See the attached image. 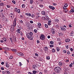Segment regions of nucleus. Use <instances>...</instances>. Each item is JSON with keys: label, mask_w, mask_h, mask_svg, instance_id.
Returning a JSON list of instances; mask_svg holds the SVG:
<instances>
[{"label": "nucleus", "mask_w": 74, "mask_h": 74, "mask_svg": "<svg viewBox=\"0 0 74 74\" xmlns=\"http://www.w3.org/2000/svg\"><path fill=\"white\" fill-rule=\"evenodd\" d=\"M27 36V38H29V40H33V37L32 36L33 35V33L32 32H31L29 33H27L26 34Z\"/></svg>", "instance_id": "1"}, {"label": "nucleus", "mask_w": 74, "mask_h": 74, "mask_svg": "<svg viewBox=\"0 0 74 74\" xmlns=\"http://www.w3.org/2000/svg\"><path fill=\"white\" fill-rule=\"evenodd\" d=\"M60 70H61V68L59 67H56L54 69L55 71L57 73H58Z\"/></svg>", "instance_id": "2"}, {"label": "nucleus", "mask_w": 74, "mask_h": 74, "mask_svg": "<svg viewBox=\"0 0 74 74\" xmlns=\"http://www.w3.org/2000/svg\"><path fill=\"white\" fill-rule=\"evenodd\" d=\"M40 38L41 40H44L45 39V36L43 34H41V36L40 37Z\"/></svg>", "instance_id": "3"}, {"label": "nucleus", "mask_w": 74, "mask_h": 74, "mask_svg": "<svg viewBox=\"0 0 74 74\" xmlns=\"http://www.w3.org/2000/svg\"><path fill=\"white\" fill-rule=\"evenodd\" d=\"M17 55L19 56H23V54L22 52H18L17 53Z\"/></svg>", "instance_id": "4"}, {"label": "nucleus", "mask_w": 74, "mask_h": 74, "mask_svg": "<svg viewBox=\"0 0 74 74\" xmlns=\"http://www.w3.org/2000/svg\"><path fill=\"white\" fill-rule=\"evenodd\" d=\"M16 18H15L13 22L14 27H15L16 25Z\"/></svg>", "instance_id": "5"}, {"label": "nucleus", "mask_w": 74, "mask_h": 74, "mask_svg": "<svg viewBox=\"0 0 74 74\" xmlns=\"http://www.w3.org/2000/svg\"><path fill=\"white\" fill-rule=\"evenodd\" d=\"M49 8H50V9H51V10H55V7L51 6V5H49Z\"/></svg>", "instance_id": "6"}, {"label": "nucleus", "mask_w": 74, "mask_h": 74, "mask_svg": "<svg viewBox=\"0 0 74 74\" xmlns=\"http://www.w3.org/2000/svg\"><path fill=\"white\" fill-rule=\"evenodd\" d=\"M51 32H52V34H54L55 33V29L53 28H52L51 29Z\"/></svg>", "instance_id": "7"}, {"label": "nucleus", "mask_w": 74, "mask_h": 74, "mask_svg": "<svg viewBox=\"0 0 74 74\" xmlns=\"http://www.w3.org/2000/svg\"><path fill=\"white\" fill-rule=\"evenodd\" d=\"M60 29L62 30L63 31H66V28H64L63 27H60Z\"/></svg>", "instance_id": "8"}, {"label": "nucleus", "mask_w": 74, "mask_h": 74, "mask_svg": "<svg viewBox=\"0 0 74 74\" xmlns=\"http://www.w3.org/2000/svg\"><path fill=\"white\" fill-rule=\"evenodd\" d=\"M70 39L69 38H67L65 40V42H70Z\"/></svg>", "instance_id": "9"}, {"label": "nucleus", "mask_w": 74, "mask_h": 74, "mask_svg": "<svg viewBox=\"0 0 74 74\" xmlns=\"http://www.w3.org/2000/svg\"><path fill=\"white\" fill-rule=\"evenodd\" d=\"M16 32H17V33H20V32H21V29H17L16 31Z\"/></svg>", "instance_id": "10"}, {"label": "nucleus", "mask_w": 74, "mask_h": 74, "mask_svg": "<svg viewBox=\"0 0 74 74\" xmlns=\"http://www.w3.org/2000/svg\"><path fill=\"white\" fill-rule=\"evenodd\" d=\"M10 17L11 18V19H14V17H13V16H13V13H11L10 14Z\"/></svg>", "instance_id": "11"}, {"label": "nucleus", "mask_w": 74, "mask_h": 74, "mask_svg": "<svg viewBox=\"0 0 74 74\" xmlns=\"http://www.w3.org/2000/svg\"><path fill=\"white\" fill-rule=\"evenodd\" d=\"M51 21L49 20L48 23V25H52V23H51Z\"/></svg>", "instance_id": "12"}, {"label": "nucleus", "mask_w": 74, "mask_h": 74, "mask_svg": "<svg viewBox=\"0 0 74 74\" xmlns=\"http://www.w3.org/2000/svg\"><path fill=\"white\" fill-rule=\"evenodd\" d=\"M54 22L56 23L59 22V20L58 19H55L54 20Z\"/></svg>", "instance_id": "13"}, {"label": "nucleus", "mask_w": 74, "mask_h": 74, "mask_svg": "<svg viewBox=\"0 0 74 74\" xmlns=\"http://www.w3.org/2000/svg\"><path fill=\"white\" fill-rule=\"evenodd\" d=\"M14 27L13 26L12 27H11V28H10V30L12 32L14 31Z\"/></svg>", "instance_id": "14"}, {"label": "nucleus", "mask_w": 74, "mask_h": 74, "mask_svg": "<svg viewBox=\"0 0 74 74\" xmlns=\"http://www.w3.org/2000/svg\"><path fill=\"white\" fill-rule=\"evenodd\" d=\"M25 14L28 16H31V14L30 13H25Z\"/></svg>", "instance_id": "15"}, {"label": "nucleus", "mask_w": 74, "mask_h": 74, "mask_svg": "<svg viewBox=\"0 0 74 74\" xmlns=\"http://www.w3.org/2000/svg\"><path fill=\"white\" fill-rule=\"evenodd\" d=\"M12 51H13L14 52H17V50L16 49H12Z\"/></svg>", "instance_id": "16"}, {"label": "nucleus", "mask_w": 74, "mask_h": 74, "mask_svg": "<svg viewBox=\"0 0 74 74\" xmlns=\"http://www.w3.org/2000/svg\"><path fill=\"white\" fill-rule=\"evenodd\" d=\"M4 49L5 51H9V50L10 49H9V48H8V47H5L4 48Z\"/></svg>", "instance_id": "17"}, {"label": "nucleus", "mask_w": 74, "mask_h": 74, "mask_svg": "<svg viewBox=\"0 0 74 74\" xmlns=\"http://www.w3.org/2000/svg\"><path fill=\"white\" fill-rule=\"evenodd\" d=\"M48 48L47 47H45V51H48Z\"/></svg>", "instance_id": "18"}, {"label": "nucleus", "mask_w": 74, "mask_h": 74, "mask_svg": "<svg viewBox=\"0 0 74 74\" xmlns=\"http://www.w3.org/2000/svg\"><path fill=\"white\" fill-rule=\"evenodd\" d=\"M64 9L65 10V11H66V12H67V11H68V10H66V9L67 8H66V6H64L63 7Z\"/></svg>", "instance_id": "19"}, {"label": "nucleus", "mask_w": 74, "mask_h": 74, "mask_svg": "<svg viewBox=\"0 0 74 74\" xmlns=\"http://www.w3.org/2000/svg\"><path fill=\"white\" fill-rule=\"evenodd\" d=\"M36 67L37 66L35 65H34L32 66V68H33V69H35L36 68Z\"/></svg>", "instance_id": "20"}, {"label": "nucleus", "mask_w": 74, "mask_h": 74, "mask_svg": "<svg viewBox=\"0 0 74 74\" xmlns=\"http://www.w3.org/2000/svg\"><path fill=\"white\" fill-rule=\"evenodd\" d=\"M69 13H71V12H74V10L71 9V10L70 11H69Z\"/></svg>", "instance_id": "21"}, {"label": "nucleus", "mask_w": 74, "mask_h": 74, "mask_svg": "<svg viewBox=\"0 0 74 74\" xmlns=\"http://www.w3.org/2000/svg\"><path fill=\"white\" fill-rule=\"evenodd\" d=\"M10 40L12 44H13V41H12V39L11 38H10Z\"/></svg>", "instance_id": "22"}, {"label": "nucleus", "mask_w": 74, "mask_h": 74, "mask_svg": "<svg viewBox=\"0 0 74 74\" xmlns=\"http://www.w3.org/2000/svg\"><path fill=\"white\" fill-rule=\"evenodd\" d=\"M52 52H53V53H55V50L53 48H52Z\"/></svg>", "instance_id": "23"}, {"label": "nucleus", "mask_w": 74, "mask_h": 74, "mask_svg": "<svg viewBox=\"0 0 74 74\" xmlns=\"http://www.w3.org/2000/svg\"><path fill=\"white\" fill-rule=\"evenodd\" d=\"M59 66H62V62H60L59 63Z\"/></svg>", "instance_id": "24"}, {"label": "nucleus", "mask_w": 74, "mask_h": 74, "mask_svg": "<svg viewBox=\"0 0 74 74\" xmlns=\"http://www.w3.org/2000/svg\"><path fill=\"white\" fill-rule=\"evenodd\" d=\"M17 12L19 14L21 13V12L20 11V10L19 9H18V10H17Z\"/></svg>", "instance_id": "25"}, {"label": "nucleus", "mask_w": 74, "mask_h": 74, "mask_svg": "<svg viewBox=\"0 0 74 74\" xmlns=\"http://www.w3.org/2000/svg\"><path fill=\"white\" fill-rule=\"evenodd\" d=\"M56 49L57 52H59V50H60V49L58 47H56Z\"/></svg>", "instance_id": "26"}, {"label": "nucleus", "mask_w": 74, "mask_h": 74, "mask_svg": "<svg viewBox=\"0 0 74 74\" xmlns=\"http://www.w3.org/2000/svg\"><path fill=\"white\" fill-rule=\"evenodd\" d=\"M4 5V4L3 3H1L0 4V5L1 6H3Z\"/></svg>", "instance_id": "27"}, {"label": "nucleus", "mask_w": 74, "mask_h": 74, "mask_svg": "<svg viewBox=\"0 0 74 74\" xmlns=\"http://www.w3.org/2000/svg\"><path fill=\"white\" fill-rule=\"evenodd\" d=\"M18 10V8H15L14 9V12H16Z\"/></svg>", "instance_id": "28"}, {"label": "nucleus", "mask_w": 74, "mask_h": 74, "mask_svg": "<svg viewBox=\"0 0 74 74\" xmlns=\"http://www.w3.org/2000/svg\"><path fill=\"white\" fill-rule=\"evenodd\" d=\"M6 71L7 72V74H10V71Z\"/></svg>", "instance_id": "29"}, {"label": "nucleus", "mask_w": 74, "mask_h": 74, "mask_svg": "<svg viewBox=\"0 0 74 74\" xmlns=\"http://www.w3.org/2000/svg\"><path fill=\"white\" fill-rule=\"evenodd\" d=\"M42 15H45V12L43 11L42 12Z\"/></svg>", "instance_id": "30"}, {"label": "nucleus", "mask_w": 74, "mask_h": 74, "mask_svg": "<svg viewBox=\"0 0 74 74\" xmlns=\"http://www.w3.org/2000/svg\"><path fill=\"white\" fill-rule=\"evenodd\" d=\"M13 39L14 41H16V38L15 37H14V38H13Z\"/></svg>", "instance_id": "31"}, {"label": "nucleus", "mask_w": 74, "mask_h": 74, "mask_svg": "<svg viewBox=\"0 0 74 74\" xmlns=\"http://www.w3.org/2000/svg\"><path fill=\"white\" fill-rule=\"evenodd\" d=\"M33 73L34 74H36V73H37V71H33Z\"/></svg>", "instance_id": "32"}, {"label": "nucleus", "mask_w": 74, "mask_h": 74, "mask_svg": "<svg viewBox=\"0 0 74 74\" xmlns=\"http://www.w3.org/2000/svg\"><path fill=\"white\" fill-rule=\"evenodd\" d=\"M19 33L20 34H21V36H23V33H22V32H21V31H20V32Z\"/></svg>", "instance_id": "33"}, {"label": "nucleus", "mask_w": 74, "mask_h": 74, "mask_svg": "<svg viewBox=\"0 0 74 74\" xmlns=\"http://www.w3.org/2000/svg\"><path fill=\"white\" fill-rule=\"evenodd\" d=\"M22 8H25V5L24 4L22 5Z\"/></svg>", "instance_id": "34"}, {"label": "nucleus", "mask_w": 74, "mask_h": 74, "mask_svg": "<svg viewBox=\"0 0 74 74\" xmlns=\"http://www.w3.org/2000/svg\"><path fill=\"white\" fill-rule=\"evenodd\" d=\"M13 58V56H10L9 58V59L11 60V59H12Z\"/></svg>", "instance_id": "35"}, {"label": "nucleus", "mask_w": 74, "mask_h": 74, "mask_svg": "<svg viewBox=\"0 0 74 74\" xmlns=\"http://www.w3.org/2000/svg\"><path fill=\"white\" fill-rule=\"evenodd\" d=\"M64 6L66 7H67L68 6V4H67V3H65Z\"/></svg>", "instance_id": "36"}, {"label": "nucleus", "mask_w": 74, "mask_h": 74, "mask_svg": "<svg viewBox=\"0 0 74 74\" xmlns=\"http://www.w3.org/2000/svg\"><path fill=\"white\" fill-rule=\"evenodd\" d=\"M19 22L21 23V24H22L23 23V21L22 20H20L19 21Z\"/></svg>", "instance_id": "37"}, {"label": "nucleus", "mask_w": 74, "mask_h": 74, "mask_svg": "<svg viewBox=\"0 0 74 74\" xmlns=\"http://www.w3.org/2000/svg\"><path fill=\"white\" fill-rule=\"evenodd\" d=\"M50 43L51 44H53L54 43V42L53 41H51L50 42Z\"/></svg>", "instance_id": "38"}, {"label": "nucleus", "mask_w": 74, "mask_h": 74, "mask_svg": "<svg viewBox=\"0 0 74 74\" xmlns=\"http://www.w3.org/2000/svg\"><path fill=\"white\" fill-rule=\"evenodd\" d=\"M35 56H37V57H38V54H37V53H35Z\"/></svg>", "instance_id": "39"}, {"label": "nucleus", "mask_w": 74, "mask_h": 74, "mask_svg": "<svg viewBox=\"0 0 74 74\" xmlns=\"http://www.w3.org/2000/svg\"><path fill=\"white\" fill-rule=\"evenodd\" d=\"M6 67H9V64H6Z\"/></svg>", "instance_id": "40"}, {"label": "nucleus", "mask_w": 74, "mask_h": 74, "mask_svg": "<svg viewBox=\"0 0 74 74\" xmlns=\"http://www.w3.org/2000/svg\"><path fill=\"white\" fill-rule=\"evenodd\" d=\"M46 59H47V60H49L50 59V58L49 56H48L46 57Z\"/></svg>", "instance_id": "41"}, {"label": "nucleus", "mask_w": 74, "mask_h": 74, "mask_svg": "<svg viewBox=\"0 0 74 74\" xmlns=\"http://www.w3.org/2000/svg\"><path fill=\"white\" fill-rule=\"evenodd\" d=\"M45 27H46V28H47L48 27V25H47V24H45Z\"/></svg>", "instance_id": "42"}, {"label": "nucleus", "mask_w": 74, "mask_h": 74, "mask_svg": "<svg viewBox=\"0 0 74 74\" xmlns=\"http://www.w3.org/2000/svg\"><path fill=\"white\" fill-rule=\"evenodd\" d=\"M38 25L39 26H41V24L40 23H38Z\"/></svg>", "instance_id": "43"}, {"label": "nucleus", "mask_w": 74, "mask_h": 74, "mask_svg": "<svg viewBox=\"0 0 74 74\" xmlns=\"http://www.w3.org/2000/svg\"><path fill=\"white\" fill-rule=\"evenodd\" d=\"M39 6L40 7H41V8L43 7V5L41 4H40Z\"/></svg>", "instance_id": "44"}, {"label": "nucleus", "mask_w": 74, "mask_h": 74, "mask_svg": "<svg viewBox=\"0 0 74 74\" xmlns=\"http://www.w3.org/2000/svg\"><path fill=\"white\" fill-rule=\"evenodd\" d=\"M50 47H51V48H52V47H53V45H50Z\"/></svg>", "instance_id": "45"}, {"label": "nucleus", "mask_w": 74, "mask_h": 74, "mask_svg": "<svg viewBox=\"0 0 74 74\" xmlns=\"http://www.w3.org/2000/svg\"><path fill=\"white\" fill-rule=\"evenodd\" d=\"M34 32H35V33H37V29H34Z\"/></svg>", "instance_id": "46"}, {"label": "nucleus", "mask_w": 74, "mask_h": 74, "mask_svg": "<svg viewBox=\"0 0 74 74\" xmlns=\"http://www.w3.org/2000/svg\"><path fill=\"white\" fill-rule=\"evenodd\" d=\"M33 1L32 0H31L30 1V4H32L33 3Z\"/></svg>", "instance_id": "47"}, {"label": "nucleus", "mask_w": 74, "mask_h": 74, "mask_svg": "<svg viewBox=\"0 0 74 74\" xmlns=\"http://www.w3.org/2000/svg\"><path fill=\"white\" fill-rule=\"evenodd\" d=\"M12 2L14 4H15L16 3V2H15V1H14V0H13L12 1Z\"/></svg>", "instance_id": "48"}, {"label": "nucleus", "mask_w": 74, "mask_h": 74, "mask_svg": "<svg viewBox=\"0 0 74 74\" xmlns=\"http://www.w3.org/2000/svg\"><path fill=\"white\" fill-rule=\"evenodd\" d=\"M57 40L58 41H60V38H57Z\"/></svg>", "instance_id": "49"}, {"label": "nucleus", "mask_w": 74, "mask_h": 74, "mask_svg": "<svg viewBox=\"0 0 74 74\" xmlns=\"http://www.w3.org/2000/svg\"><path fill=\"white\" fill-rule=\"evenodd\" d=\"M2 73L4 74H5V73H6V71H2Z\"/></svg>", "instance_id": "50"}, {"label": "nucleus", "mask_w": 74, "mask_h": 74, "mask_svg": "<svg viewBox=\"0 0 74 74\" xmlns=\"http://www.w3.org/2000/svg\"><path fill=\"white\" fill-rule=\"evenodd\" d=\"M42 19L43 20H45V17H42Z\"/></svg>", "instance_id": "51"}, {"label": "nucleus", "mask_w": 74, "mask_h": 74, "mask_svg": "<svg viewBox=\"0 0 74 74\" xmlns=\"http://www.w3.org/2000/svg\"><path fill=\"white\" fill-rule=\"evenodd\" d=\"M4 41H5V42L7 41V39L5 38H3Z\"/></svg>", "instance_id": "52"}, {"label": "nucleus", "mask_w": 74, "mask_h": 74, "mask_svg": "<svg viewBox=\"0 0 74 74\" xmlns=\"http://www.w3.org/2000/svg\"><path fill=\"white\" fill-rule=\"evenodd\" d=\"M19 64H20V66H22V63H21V62H19Z\"/></svg>", "instance_id": "53"}, {"label": "nucleus", "mask_w": 74, "mask_h": 74, "mask_svg": "<svg viewBox=\"0 0 74 74\" xmlns=\"http://www.w3.org/2000/svg\"><path fill=\"white\" fill-rule=\"evenodd\" d=\"M70 51H68L67 52V54H68V55H70Z\"/></svg>", "instance_id": "54"}, {"label": "nucleus", "mask_w": 74, "mask_h": 74, "mask_svg": "<svg viewBox=\"0 0 74 74\" xmlns=\"http://www.w3.org/2000/svg\"><path fill=\"white\" fill-rule=\"evenodd\" d=\"M1 70H4V68L3 67H1Z\"/></svg>", "instance_id": "55"}, {"label": "nucleus", "mask_w": 74, "mask_h": 74, "mask_svg": "<svg viewBox=\"0 0 74 74\" xmlns=\"http://www.w3.org/2000/svg\"><path fill=\"white\" fill-rule=\"evenodd\" d=\"M30 22L31 23H33V21H30Z\"/></svg>", "instance_id": "56"}, {"label": "nucleus", "mask_w": 74, "mask_h": 74, "mask_svg": "<svg viewBox=\"0 0 74 74\" xmlns=\"http://www.w3.org/2000/svg\"><path fill=\"white\" fill-rule=\"evenodd\" d=\"M20 17L21 18H23V16L21 15Z\"/></svg>", "instance_id": "57"}, {"label": "nucleus", "mask_w": 74, "mask_h": 74, "mask_svg": "<svg viewBox=\"0 0 74 74\" xmlns=\"http://www.w3.org/2000/svg\"><path fill=\"white\" fill-rule=\"evenodd\" d=\"M63 52L65 53H66V51L65 50H63Z\"/></svg>", "instance_id": "58"}, {"label": "nucleus", "mask_w": 74, "mask_h": 74, "mask_svg": "<svg viewBox=\"0 0 74 74\" xmlns=\"http://www.w3.org/2000/svg\"><path fill=\"white\" fill-rule=\"evenodd\" d=\"M4 64V62H1V64H2V65H3Z\"/></svg>", "instance_id": "59"}, {"label": "nucleus", "mask_w": 74, "mask_h": 74, "mask_svg": "<svg viewBox=\"0 0 74 74\" xmlns=\"http://www.w3.org/2000/svg\"><path fill=\"white\" fill-rule=\"evenodd\" d=\"M70 50L71 51H73V49L72 48H71L70 49Z\"/></svg>", "instance_id": "60"}, {"label": "nucleus", "mask_w": 74, "mask_h": 74, "mask_svg": "<svg viewBox=\"0 0 74 74\" xmlns=\"http://www.w3.org/2000/svg\"><path fill=\"white\" fill-rule=\"evenodd\" d=\"M53 5H56L57 4L56 3H53Z\"/></svg>", "instance_id": "61"}, {"label": "nucleus", "mask_w": 74, "mask_h": 74, "mask_svg": "<svg viewBox=\"0 0 74 74\" xmlns=\"http://www.w3.org/2000/svg\"><path fill=\"white\" fill-rule=\"evenodd\" d=\"M56 27L58 28V27H59V25H56Z\"/></svg>", "instance_id": "62"}, {"label": "nucleus", "mask_w": 74, "mask_h": 74, "mask_svg": "<svg viewBox=\"0 0 74 74\" xmlns=\"http://www.w3.org/2000/svg\"><path fill=\"white\" fill-rule=\"evenodd\" d=\"M66 49H68V48H69V46L67 45V46H66Z\"/></svg>", "instance_id": "63"}, {"label": "nucleus", "mask_w": 74, "mask_h": 74, "mask_svg": "<svg viewBox=\"0 0 74 74\" xmlns=\"http://www.w3.org/2000/svg\"><path fill=\"white\" fill-rule=\"evenodd\" d=\"M7 8H10V6L9 5H7Z\"/></svg>", "instance_id": "64"}]
</instances>
